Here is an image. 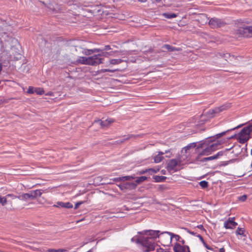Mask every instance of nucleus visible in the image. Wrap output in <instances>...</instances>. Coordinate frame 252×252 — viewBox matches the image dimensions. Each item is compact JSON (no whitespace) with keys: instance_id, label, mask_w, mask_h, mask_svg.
<instances>
[{"instance_id":"nucleus-39","label":"nucleus","mask_w":252,"mask_h":252,"mask_svg":"<svg viewBox=\"0 0 252 252\" xmlns=\"http://www.w3.org/2000/svg\"><path fill=\"white\" fill-rule=\"evenodd\" d=\"M7 203V198L6 197H2L0 196V204L2 206H4Z\"/></svg>"},{"instance_id":"nucleus-28","label":"nucleus","mask_w":252,"mask_h":252,"mask_svg":"<svg viewBox=\"0 0 252 252\" xmlns=\"http://www.w3.org/2000/svg\"><path fill=\"white\" fill-rule=\"evenodd\" d=\"M220 56L223 58L226 61L228 59H230V60L232 61L233 59H236L237 57L234 55H231L229 53H221L220 54Z\"/></svg>"},{"instance_id":"nucleus-9","label":"nucleus","mask_w":252,"mask_h":252,"mask_svg":"<svg viewBox=\"0 0 252 252\" xmlns=\"http://www.w3.org/2000/svg\"><path fill=\"white\" fill-rule=\"evenodd\" d=\"M182 162V160L181 159L180 156H179L177 159L174 158L170 159L167 162L166 168L169 172H176L178 171V169L176 168L177 166H180Z\"/></svg>"},{"instance_id":"nucleus-10","label":"nucleus","mask_w":252,"mask_h":252,"mask_svg":"<svg viewBox=\"0 0 252 252\" xmlns=\"http://www.w3.org/2000/svg\"><path fill=\"white\" fill-rule=\"evenodd\" d=\"M229 106V105L228 104H223L220 106L216 107L213 109L209 110L207 112V114L209 118H213L216 115V114L226 110Z\"/></svg>"},{"instance_id":"nucleus-63","label":"nucleus","mask_w":252,"mask_h":252,"mask_svg":"<svg viewBox=\"0 0 252 252\" xmlns=\"http://www.w3.org/2000/svg\"><path fill=\"white\" fill-rule=\"evenodd\" d=\"M5 102L4 100H3L2 99H0V105H1Z\"/></svg>"},{"instance_id":"nucleus-8","label":"nucleus","mask_w":252,"mask_h":252,"mask_svg":"<svg viewBox=\"0 0 252 252\" xmlns=\"http://www.w3.org/2000/svg\"><path fill=\"white\" fill-rule=\"evenodd\" d=\"M134 179L135 176L133 175L114 178L112 179V180L116 183L120 182L119 184L117 183L116 185L122 191H125L124 182L126 181H131Z\"/></svg>"},{"instance_id":"nucleus-56","label":"nucleus","mask_w":252,"mask_h":252,"mask_svg":"<svg viewBox=\"0 0 252 252\" xmlns=\"http://www.w3.org/2000/svg\"><path fill=\"white\" fill-rule=\"evenodd\" d=\"M53 93L52 92H48L46 94V95H48V96H53Z\"/></svg>"},{"instance_id":"nucleus-38","label":"nucleus","mask_w":252,"mask_h":252,"mask_svg":"<svg viewBox=\"0 0 252 252\" xmlns=\"http://www.w3.org/2000/svg\"><path fill=\"white\" fill-rule=\"evenodd\" d=\"M229 131H230V130L227 129L226 131L216 134L215 135V136H216L217 139H219V138H220L221 137L223 136V135H224L226 133H227Z\"/></svg>"},{"instance_id":"nucleus-30","label":"nucleus","mask_w":252,"mask_h":252,"mask_svg":"<svg viewBox=\"0 0 252 252\" xmlns=\"http://www.w3.org/2000/svg\"><path fill=\"white\" fill-rule=\"evenodd\" d=\"M196 237H198L199 240H200V241L202 243L203 246L208 250H211V251H213V249L212 248H211V247H210L209 246H208L207 243L205 242V241H204L203 237L200 235V234H198L197 235H196Z\"/></svg>"},{"instance_id":"nucleus-48","label":"nucleus","mask_w":252,"mask_h":252,"mask_svg":"<svg viewBox=\"0 0 252 252\" xmlns=\"http://www.w3.org/2000/svg\"><path fill=\"white\" fill-rule=\"evenodd\" d=\"M101 53H100V54H101V56L100 57V58H101L102 56H105V57H107L108 56H109V55H112V53H113V52H101Z\"/></svg>"},{"instance_id":"nucleus-41","label":"nucleus","mask_w":252,"mask_h":252,"mask_svg":"<svg viewBox=\"0 0 252 252\" xmlns=\"http://www.w3.org/2000/svg\"><path fill=\"white\" fill-rule=\"evenodd\" d=\"M162 152L163 153V155L165 154H166V155L165 156L166 158H170L172 156V154L171 152V149L165 150L164 152Z\"/></svg>"},{"instance_id":"nucleus-55","label":"nucleus","mask_w":252,"mask_h":252,"mask_svg":"<svg viewBox=\"0 0 252 252\" xmlns=\"http://www.w3.org/2000/svg\"><path fill=\"white\" fill-rule=\"evenodd\" d=\"M196 227L201 230L206 231L205 229L204 228V226L202 224L198 225Z\"/></svg>"},{"instance_id":"nucleus-64","label":"nucleus","mask_w":252,"mask_h":252,"mask_svg":"<svg viewBox=\"0 0 252 252\" xmlns=\"http://www.w3.org/2000/svg\"><path fill=\"white\" fill-rule=\"evenodd\" d=\"M95 248V247H94L92 249L89 250L88 251H87V252H93V249Z\"/></svg>"},{"instance_id":"nucleus-51","label":"nucleus","mask_w":252,"mask_h":252,"mask_svg":"<svg viewBox=\"0 0 252 252\" xmlns=\"http://www.w3.org/2000/svg\"><path fill=\"white\" fill-rule=\"evenodd\" d=\"M229 163L228 161H222L220 162V165L222 166H225L227 165Z\"/></svg>"},{"instance_id":"nucleus-5","label":"nucleus","mask_w":252,"mask_h":252,"mask_svg":"<svg viewBox=\"0 0 252 252\" xmlns=\"http://www.w3.org/2000/svg\"><path fill=\"white\" fill-rule=\"evenodd\" d=\"M140 249L142 252H150L153 251L156 248V243L152 239H148L142 236L140 243Z\"/></svg>"},{"instance_id":"nucleus-1","label":"nucleus","mask_w":252,"mask_h":252,"mask_svg":"<svg viewBox=\"0 0 252 252\" xmlns=\"http://www.w3.org/2000/svg\"><path fill=\"white\" fill-rule=\"evenodd\" d=\"M250 21L247 19H237L235 25L238 28L235 34L239 37H249L252 36V26L250 25Z\"/></svg>"},{"instance_id":"nucleus-29","label":"nucleus","mask_w":252,"mask_h":252,"mask_svg":"<svg viewBox=\"0 0 252 252\" xmlns=\"http://www.w3.org/2000/svg\"><path fill=\"white\" fill-rule=\"evenodd\" d=\"M155 182L156 183H160L164 182L167 178L165 176L155 175L153 176Z\"/></svg>"},{"instance_id":"nucleus-47","label":"nucleus","mask_w":252,"mask_h":252,"mask_svg":"<svg viewBox=\"0 0 252 252\" xmlns=\"http://www.w3.org/2000/svg\"><path fill=\"white\" fill-rule=\"evenodd\" d=\"M85 203V201H80L76 202L74 206V209H77L79 208V207Z\"/></svg>"},{"instance_id":"nucleus-20","label":"nucleus","mask_w":252,"mask_h":252,"mask_svg":"<svg viewBox=\"0 0 252 252\" xmlns=\"http://www.w3.org/2000/svg\"><path fill=\"white\" fill-rule=\"evenodd\" d=\"M247 144H246V147H247ZM234 150L232 152V153H234L236 157H238L239 155L241 154V152H243V150H245V151H247V149L246 147L245 148H241V146L240 145H237V146H235Z\"/></svg>"},{"instance_id":"nucleus-34","label":"nucleus","mask_w":252,"mask_h":252,"mask_svg":"<svg viewBox=\"0 0 252 252\" xmlns=\"http://www.w3.org/2000/svg\"><path fill=\"white\" fill-rule=\"evenodd\" d=\"M34 93L38 95H42L44 94V91L42 88H34Z\"/></svg>"},{"instance_id":"nucleus-49","label":"nucleus","mask_w":252,"mask_h":252,"mask_svg":"<svg viewBox=\"0 0 252 252\" xmlns=\"http://www.w3.org/2000/svg\"><path fill=\"white\" fill-rule=\"evenodd\" d=\"M146 173H148V169H143V170H141L140 171H138V174L139 175H142V174H144Z\"/></svg>"},{"instance_id":"nucleus-18","label":"nucleus","mask_w":252,"mask_h":252,"mask_svg":"<svg viewBox=\"0 0 252 252\" xmlns=\"http://www.w3.org/2000/svg\"><path fill=\"white\" fill-rule=\"evenodd\" d=\"M162 49H166L167 51L171 52L174 51H181L182 49L172 46L169 44H164L161 47Z\"/></svg>"},{"instance_id":"nucleus-25","label":"nucleus","mask_w":252,"mask_h":252,"mask_svg":"<svg viewBox=\"0 0 252 252\" xmlns=\"http://www.w3.org/2000/svg\"><path fill=\"white\" fill-rule=\"evenodd\" d=\"M217 139L216 136H215V135L214 136H211L210 137H208L205 139L202 140L201 141L205 143L210 144H212V143H215V141Z\"/></svg>"},{"instance_id":"nucleus-57","label":"nucleus","mask_w":252,"mask_h":252,"mask_svg":"<svg viewBox=\"0 0 252 252\" xmlns=\"http://www.w3.org/2000/svg\"><path fill=\"white\" fill-rule=\"evenodd\" d=\"M237 159H231L230 160H228V163H231L234 162L235 161L237 160Z\"/></svg>"},{"instance_id":"nucleus-45","label":"nucleus","mask_w":252,"mask_h":252,"mask_svg":"<svg viewBox=\"0 0 252 252\" xmlns=\"http://www.w3.org/2000/svg\"><path fill=\"white\" fill-rule=\"evenodd\" d=\"M48 251L49 252H63L64 251H65V250L64 249H58V250H56V249H49L48 250Z\"/></svg>"},{"instance_id":"nucleus-31","label":"nucleus","mask_w":252,"mask_h":252,"mask_svg":"<svg viewBox=\"0 0 252 252\" xmlns=\"http://www.w3.org/2000/svg\"><path fill=\"white\" fill-rule=\"evenodd\" d=\"M162 16L167 19H172L174 18L177 17V15L176 13H168V12H165L162 14Z\"/></svg>"},{"instance_id":"nucleus-22","label":"nucleus","mask_w":252,"mask_h":252,"mask_svg":"<svg viewBox=\"0 0 252 252\" xmlns=\"http://www.w3.org/2000/svg\"><path fill=\"white\" fill-rule=\"evenodd\" d=\"M122 62H126L128 63V60L126 59H111L109 61V64H107L106 66H108L110 64L115 65L119 64Z\"/></svg>"},{"instance_id":"nucleus-42","label":"nucleus","mask_w":252,"mask_h":252,"mask_svg":"<svg viewBox=\"0 0 252 252\" xmlns=\"http://www.w3.org/2000/svg\"><path fill=\"white\" fill-rule=\"evenodd\" d=\"M98 50H100V52H103L104 51H108L111 49V46L109 45H105L103 48H97Z\"/></svg>"},{"instance_id":"nucleus-44","label":"nucleus","mask_w":252,"mask_h":252,"mask_svg":"<svg viewBox=\"0 0 252 252\" xmlns=\"http://www.w3.org/2000/svg\"><path fill=\"white\" fill-rule=\"evenodd\" d=\"M34 88L32 86H30L27 90V93L30 94H33L34 93Z\"/></svg>"},{"instance_id":"nucleus-61","label":"nucleus","mask_w":252,"mask_h":252,"mask_svg":"<svg viewBox=\"0 0 252 252\" xmlns=\"http://www.w3.org/2000/svg\"><path fill=\"white\" fill-rule=\"evenodd\" d=\"M138 1L142 3H145L147 1V0H138Z\"/></svg>"},{"instance_id":"nucleus-52","label":"nucleus","mask_w":252,"mask_h":252,"mask_svg":"<svg viewBox=\"0 0 252 252\" xmlns=\"http://www.w3.org/2000/svg\"><path fill=\"white\" fill-rule=\"evenodd\" d=\"M0 44L1 45L0 51H2V52H4L5 48L4 47V44H3V41L1 40H0Z\"/></svg>"},{"instance_id":"nucleus-12","label":"nucleus","mask_w":252,"mask_h":252,"mask_svg":"<svg viewBox=\"0 0 252 252\" xmlns=\"http://www.w3.org/2000/svg\"><path fill=\"white\" fill-rule=\"evenodd\" d=\"M10 25H9L5 20H2L0 18V34L3 36L7 35V32L9 30Z\"/></svg>"},{"instance_id":"nucleus-59","label":"nucleus","mask_w":252,"mask_h":252,"mask_svg":"<svg viewBox=\"0 0 252 252\" xmlns=\"http://www.w3.org/2000/svg\"><path fill=\"white\" fill-rule=\"evenodd\" d=\"M219 252H225V249L224 248H221L220 249Z\"/></svg>"},{"instance_id":"nucleus-7","label":"nucleus","mask_w":252,"mask_h":252,"mask_svg":"<svg viewBox=\"0 0 252 252\" xmlns=\"http://www.w3.org/2000/svg\"><path fill=\"white\" fill-rule=\"evenodd\" d=\"M138 234H142V236L145 238H147L148 239H152L155 241V239L157 238H159L160 235L162 234V232H160L159 230H144L141 231H138Z\"/></svg>"},{"instance_id":"nucleus-36","label":"nucleus","mask_w":252,"mask_h":252,"mask_svg":"<svg viewBox=\"0 0 252 252\" xmlns=\"http://www.w3.org/2000/svg\"><path fill=\"white\" fill-rule=\"evenodd\" d=\"M199 184L202 189L207 188L209 186L208 182L205 180L200 181Z\"/></svg>"},{"instance_id":"nucleus-33","label":"nucleus","mask_w":252,"mask_h":252,"mask_svg":"<svg viewBox=\"0 0 252 252\" xmlns=\"http://www.w3.org/2000/svg\"><path fill=\"white\" fill-rule=\"evenodd\" d=\"M119 69H101L97 71L98 74H101L105 72H114L115 71H119Z\"/></svg>"},{"instance_id":"nucleus-27","label":"nucleus","mask_w":252,"mask_h":252,"mask_svg":"<svg viewBox=\"0 0 252 252\" xmlns=\"http://www.w3.org/2000/svg\"><path fill=\"white\" fill-rule=\"evenodd\" d=\"M142 234H138V235H135L131 239V242L132 243H135L137 245H140L141 240H142Z\"/></svg>"},{"instance_id":"nucleus-3","label":"nucleus","mask_w":252,"mask_h":252,"mask_svg":"<svg viewBox=\"0 0 252 252\" xmlns=\"http://www.w3.org/2000/svg\"><path fill=\"white\" fill-rule=\"evenodd\" d=\"M101 54H98L89 57H79L76 62L81 64L96 66L103 63V58H100Z\"/></svg>"},{"instance_id":"nucleus-16","label":"nucleus","mask_w":252,"mask_h":252,"mask_svg":"<svg viewBox=\"0 0 252 252\" xmlns=\"http://www.w3.org/2000/svg\"><path fill=\"white\" fill-rule=\"evenodd\" d=\"M53 206L58 208L70 209L73 207V205L69 202H63L62 201H58L57 202V204L54 205Z\"/></svg>"},{"instance_id":"nucleus-46","label":"nucleus","mask_w":252,"mask_h":252,"mask_svg":"<svg viewBox=\"0 0 252 252\" xmlns=\"http://www.w3.org/2000/svg\"><path fill=\"white\" fill-rule=\"evenodd\" d=\"M247 195L246 194H244L242 196L238 197V198L239 201H242V202H244L247 199Z\"/></svg>"},{"instance_id":"nucleus-26","label":"nucleus","mask_w":252,"mask_h":252,"mask_svg":"<svg viewBox=\"0 0 252 252\" xmlns=\"http://www.w3.org/2000/svg\"><path fill=\"white\" fill-rule=\"evenodd\" d=\"M163 155L162 152L159 151L158 154L154 157V162L156 163L160 162L163 159Z\"/></svg>"},{"instance_id":"nucleus-60","label":"nucleus","mask_w":252,"mask_h":252,"mask_svg":"<svg viewBox=\"0 0 252 252\" xmlns=\"http://www.w3.org/2000/svg\"><path fill=\"white\" fill-rule=\"evenodd\" d=\"M185 247H186V249H187V252H190L189 247L187 245H185Z\"/></svg>"},{"instance_id":"nucleus-11","label":"nucleus","mask_w":252,"mask_h":252,"mask_svg":"<svg viewBox=\"0 0 252 252\" xmlns=\"http://www.w3.org/2000/svg\"><path fill=\"white\" fill-rule=\"evenodd\" d=\"M209 24L213 28H218L224 26L226 23L221 19L214 17L210 20Z\"/></svg>"},{"instance_id":"nucleus-19","label":"nucleus","mask_w":252,"mask_h":252,"mask_svg":"<svg viewBox=\"0 0 252 252\" xmlns=\"http://www.w3.org/2000/svg\"><path fill=\"white\" fill-rule=\"evenodd\" d=\"M124 187H125V191L126 190H133L135 189L136 187V183H135L134 182H124Z\"/></svg>"},{"instance_id":"nucleus-6","label":"nucleus","mask_w":252,"mask_h":252,"mask_svg":"<svg viewBox=\"0 0 252 252\" xmlns=\"http://www.w3.org/2000/svg\"><path fill=\"white\" fill-rule=\"evenodd\" d=\"M43 191L41 189L32 190L28 193H22L19 195L17 198L22 201L33 200L38 197H40Z\"/></svg>"},{"instance_id":"nucleus-23","label":"nucleus","mask_w":252,"mask_h":252,"mask_svg":"<svg viewBox=\"0 0 252 252\" xmlns=\"http://www.w3.org/2000/svg\"><path fill=\"white\" fill-rule=\"evenodd\" d=\"M162 234H167L170 236V243H171L172 239L173 238H175V240L176 241H179L181 239V237L177 234H175L172 232H168V231H164L162 232Z\"/></svg>"},{"instance_id":"nucleus-2","label":"nucleus","mask_w":252,"mask_h":252,"mask_svg":"<svg viewBox=\"0 0 252 252\" xmlns=\"http://www.w3.org/2000/svg\"><path fill=\"white\" fill-rule=\"evenodd\" d=\"M205 143L202 141H200V143L198 146V148H203V150L196 158V160H199V158L202 156H208L211 155L213 152L218 149V146L221 144L220 141H217L215 143L212 144Z\"/></svg>"},{"instance_id":"nucleus-50","label":"nucleus","mask_w":252,"mask_h":252,"mask_svg":"<svg viewBox=\"0 0 252 252\" xmlns=\"http://www.w3.org/2000/svg\"><path fill=\"white\" fill-rule=\"evenodd\" d=\"M244 125H245V124H240L233 128H230V129H229V130H230V131H232V130H234L236 129H238L239 128H240L241 127H242V126H243Z\"/></svg>"},{"instance_id":"nucleus-37","label":"nucleus","mask_w":252,"mask_h":252,"mask_svg":"<svg viewBox=\"0 0 252 252\" xmlns=\"http://www.w3.org/2000/svg\"><path fill=\"white\" fill-rule=\"evenodd\" d=\"M245 229L243 228L238 227L236 231V235L244 236Z\"/></svg>"},{"instance_id":"nucleus-13","label":"nucleus","mask_w":252,"mask_h":252,"mask_svg":"<svg viewBox=\"0 0 252 252\" xmlns=\"http://www.w3.org/2000/svg\"><path fill=\"white\" fill-rule=\"evenodd\" d=\"M224 154V152L223 151H220L218 152L216 154H215L213 156L206 158H200L199 160L198 161L201 162H204L209 160L217 159L219 158L220 157L222 156Z\"/></svg>"},{"instance_id":"nucleus-58","label":"nucleus","mask_w":252,"mask_h":252,"mask_svg":"<svg viewBox=\"0 0 252 252\" xmlns=\"http://www.w3.org/2000/svg\"><path fill=\"white\" fill-rule=\"evenodd\" d=\"M234 146H233L231 147H230V148H227L225 149V150L224 152H225L226 151H228L230 150L231 149H232L233 148H234Z\"/></svg>"},{"instance_id":"nucleus-43","label":"nucleus","mask_w":252,"mask_h":252,"mask_svg":"<svg viewBox=\"0 0 252 252\" xmlns=\"http://www.w3.org/2000/svg\"><path fill=\"white\" fill-rule=\"evenodd\" d=\"M182 229H184L185 230H186L187 231V232H188L189 234H190L191 235H192L193 236H195L196 237V235H198L196 233L194 232L193 231H191L189 230L188 228L183 227Z\"/></svg>"},{"instance_id":"nucleus-4","label":"nucleus","mask_w":252,"mask_h":252,"mask_svg":"<svg viewBox=\"0 0 252 252\" xmlns=\"http://www.w3.org/2000/svg\"><path fill=\"white\" fill-rule=\"evenodd\" d=\"M252 132V124L244 127L238 133L237 140L241 144H244L250 138V134Z\"/></svg>"},{"instance_id":"nucleus-54","label":"nucleus","mask_w":252,"mask_h":252,"mask_svg":"<svg viewBox=\"0 0 252 252\" xmlns=\"http://www.w3.org/2000/svg\"><path fill=\"white\" fill-rule=\"evenodd\" d=\"M18 196H15V195H13V194H8L7 195H6V197H11L12 198V199H14V198H17Z\"/></svg>"},{"instance_id":"nucleus-15","label":"nucleus","mask_w":252,"mask_h":252,"mask_svg":"<svg viewBox=\"0 0 252 252\" xmlns=\"http://www.w3.org/2000/svg\"><path fill=\"white\" fill-rule=\"evenodd\" d=\"M95 123H98L101 126L102 128L108 126L110 124L114 122L112 119H107L104 121H102L100 119L95 120Z\"/></svg>"},{"instance_id":"nucleus-14","label":"nucleus","mask_w":252,"mask_h":252,"mask_svg":"<svg viewBox=\"0 0 252 252\" xmlns=\"http://www.w3.org/2000/svg\"><path fill=\"white\" fill-rule=\"evenodd\" d=\"M234 218H229L224 222V227L226 229H233L237 225V223L234 221Z\"/></svg>"},{"instance_id":"nucleus-17","label":"nucleus","mask_w":252,"mask_h":252,"mask_svg":"<svg viewBox=\"0 0 252 252\" xmlns=\"http://www.w3.org/2000/svg\"><path fill=\"white\" fill-rule=\"evenodd\" d=\"M139 136L138 135H134V134H128L127 135H124L123 136V138L121 139H119L118 140H117L115 142V143L117 144H120L124 142H125L126 141L132 138H136Z\"/></svg>"},{"instance_id":"nucleus-21","label":"nucleus","mask_w":252,"mask_h":252,"mask_svg":"<svg viewBox=\"0 0 252 252\" xmlns=\"http://www.w3.org/2000/svg\"><path fill=\"white\" fill-rule=\"evenodd\" d=\"M185 245L181 246L179 243H176L173 247L174 252H186Z\"/></svg>"},{"instance_id":"nucleus-24","label":"nucleus","mask_w":252,"mask_h":252,"mask_svg":"<svg viewBox=\"0 0 252 252\" xmlns=\"http://www.w3.org/2000/svg\"><path fill=\"white\" fill-rule=\"evenodd\" d=\"M100 51V50H98L97 48H94L92 49H84L82 51V53L86 56H89L95 52H99Z\"/></svg>"},{"instance_id":"nucleus-53","label":"nucleus","mask_w":252,"mask_h":252,"mask_svg":"<svg viewBox=\"0 0 252 252\" xmlns=\"http://www.w3.org/2000/svg\"><path fill=\"white\" fill-rule=\"evenodd\" d=\"M237 137H238V133H235L232 135H231V136H230L229 137L227 138L228 139H234V138H236L237 139Z\"/></svg>"},{"instance_id":"nucleus-62","label":"nucleus","mask_w":252,"mask_h":252,"mask_svg":"<svg viewBox=\"0 0 252 252\" xmlns=\"http://www.w3.org/2000/svg\"><path fill=\"white\" fill-rule=\"evenodd\" d=\"M166 171L164 169L161 170V173L164 175H165L166 174Z\"/></svg>"},{"instance_id":"nucleus-32","label":"nucleus","mask_w":252,"mask_h":252,"mask_svg":"<svg viewBox=\"0 0 252 252\" xmlns=\"http://www.w3.org/2000/svg\"><path fill=\"white\" fill-rule=\"evenodd\" d=\"M148 178L146 176H142L140 177H138L136 178V179L135 181V183H136V185L137 186L138 184H140L143 182L147 180Z\"/></svg>"},{"instance_id":"nucleus-40","label":"nucleus","mask_w":252,"mask_h":252,"mask_svg":"<svg viewBox=\"0 0 252 252\" xmlns=\"http://www.w3.org/2000/svg\"><path fill=\"white\" fill-rule=\"evenodd\" d=\"M148 173H149V174L150 175H152L153 173H157L159 171V169H154V168H149L148 169Z\"/></svg>"},{"instance_id":"nucleus-35","label":"nucleus","mask_w":252,"mask_h":252,"mask_svg":"<svg viewBox=\"0 0 252 252\" xmlns=\"http://www.w3.org/2000/svg\"><path fill=\"white\" fill-rule=\"evenodd\" d=\"M196 143L193 142L189 143L187 146H185L184 149L186 152H187L188 150H189L190 148H194L196 147Z\"/></svg>"}]
</instances>
